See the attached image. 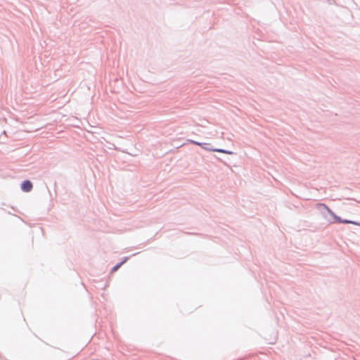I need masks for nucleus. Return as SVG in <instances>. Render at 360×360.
Returning <instances> with one entry per match:
<instances>
[{
	"label": "nucleus",
	"instance_id": "20e7f679",
	"mask_svg": "<svg viewBox=\"0 0 360 360\" xmlns=\"http://www.w3.org/2000/svg\"><path fill=\"white\" fill-rule=\"evenodd\" d=\"M122 264V263H121V264H117V265H116L115 266H114V267H113V269H112V271H117V270L120 268V266H121V264Z\"/></svg>",
	"mask_w": 360,
	"mask_h": 360
},
{
	"label": "nucleus",
	"instance_id": "7ed1b4c3",
	"mask_svg": "<svg viewBox=\"0 0 360 360\" xmlns=\"http://www.w3.org/2000/svg\"><path fill=\"white\" fill-rule=\"evenodd\" d=\"M214 151H217V152H219V153H228V154H230L231 153L230 152H227L224 150H221V149H218V150H214Z\"/></svg>",
	"mask_w": 360,
	"mask_h": 360
},
{
	"label": "nucleus",
	"instance_id": "f257e3e1",
	"mask_svg": "<svg viewBox=\"0 0 360 360\" xmlns=\"http://www.w3.org/2000/svg\"><path fill=\"white\" fill-rule=\"evenodd\" d=\"M21 188L25 192H29L32 188V184L30 181H25L21 185Z\"/></svg>",
	"mask_w": 360,
	"mask_h": 360
},
{
	"label": "nucleus",
	"instance_id": "39448f33",
	"mask_svg": "<svg viewBox=\"0 0 360 360\" xmlns=\"http://www.w3.org/2000/svg\"><path fill=\"white\" fill-rule=\"evenodd\" d=\"M193 143L196 144V145H198L200 146H202V144L200 143H198V142H196V141H193Z\"/></svg>",
	"mask_w": 360,
	"mask_h": 360
},
{
	"label": "nucleus",
	"instance_id": "423d86ee",
	"mask_svg": "<svg viewBox=\"0 0 360 360\" xmlns=\"http://www.w3.org/2000/svg\"><path fill=\"white\" fill-rule=\"evenodd\" d=\"M320 205H321V206H323V207H325L326 208L328 209V207H327L324 204H321Z\"/></svg>",
	"mask_w": 360,
	"mask_h": 360
},
{
	"label": "nucleus",
	"instance_id": "f03ea898",
	"mask_svg": "<svg viewBox=\"0 0 360 360\" xmlns=\"http://www.w3.org/2000/svg\"><path fill=\"white\" fill-rule=\"evenodd\" d=\"M338 219V221L339 222H342V223H345V224H349V223H353L352 221H349V220H341L340 218L337 217Z\"/></svg>",
	"mask_w": 360,
	"mask_h": 360
}]
</instances>
